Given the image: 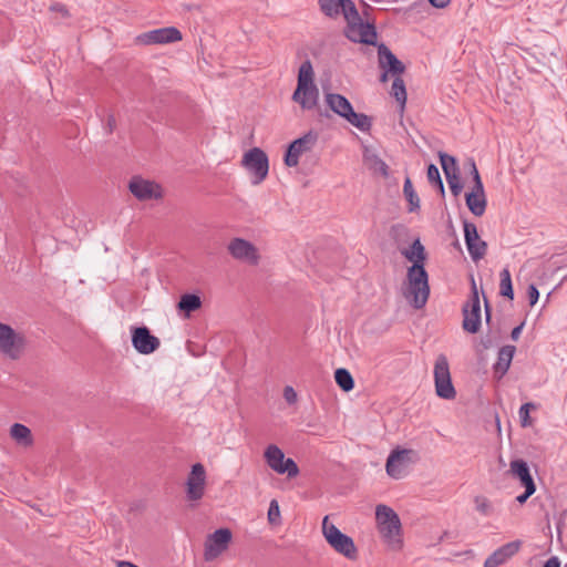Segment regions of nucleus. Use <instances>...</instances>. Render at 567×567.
I'll return each mask as SVG.
<instances>
[{
    "label": "nucleus",
    "instance_id": "1",
    "mask_svg": "<svg viewBox=\"0 0 567 567\" xmlns=\"http://www.w3.org/2000/svg\"><path fill=\"white\" fill-rule=\"evenodd\" d=\"M378 532L383 542L394 550L403 545L401 520L399 515L388 505L379 504L375 507Z\"/></svg>",
    "mask_w": 567,
    "mask_h": 567
},
{
    "label": "nucleus",
    "instance_id": "2",
    "mask_svg": "<svg viewBox=\"0 0 567 567\" xmlns=\"http://www.w3.org/2000/svg\"><path fill=\"white\" fill-rule=\"evenodd\" d=\"M430 296L429 276L424 265H412L406 272L404 297L416 309L425 306Z\"/></svg>",
    "mask_w": 567,
    "mask_h": 567
},
{
    "label": "nucleus",
    "instance_id": "3",
    "mask_svg": "<svg viewBox=\"0 0 567 567\" xmlns=\"http://www.w3.org/2000/svg\"><path fill=\"white\" fill-rule=\"evenodd\" d=\"M324 102L334 114L344 118L361 132H368L371 128L370 117L363 113L354 112L352 104L346 96L327 92L324 93Z\"/></svg>",
    "mask_w": 567,
    "mask_h": 567
},
{
    "label": "nucleus",
    "instance_id": "4",
    "mask_svg": "<svg viewBox=\"0 0 567 567\" xmlns=\"http://www.w3.org/2000/svg\"><path fill=\"white\" fill-rule=\"evenodd\" d=\"M322 535L334 551L349 560L358 558V549L353 539L343 534L334 524L329 523V517L324 516L322 520Z\"/></svg>",
    "mask_w": 567,
    "mask_h": 567
},
{
    "label": "nucleus",
    "instance_id": "5",
    "mask_svg": "<svg viewBox=\"0 0 567 567\" xmlns=\"http://www.w3.org/2000/svg\"><path fill=\"white\" fill-rule=\"evenodd\" d=\"M241 165L250 174L252 185H259L268 176V156L259 147H252L247 151L243 156Z\"/></svg>",
    "mask_w": 567,
    "mask_h": 567
},
{
    "label": "nucleus",
    "instance_id": "6",
    "mask_svg": "<svg viewBox=\"0 0 567 567\" xmlns=\"http://www.w3.org/2000/svg\"><path fill=\"white\" fill-rule=\"evenodd\" d=\"M266 464L277 474H286L288 477H296L299 467L296 462L286 457L284 451L276 444H269L264 452Z\"/></svg>",
    "mask_w": 567,
    "mask_h": 567
},
{
    "label": "nucleus",
    "instance_id": "7",
    "mask_svg": "<svg viewBox=\"0 0 567 567\" xmlns=\"http://www.w3.org/2000/svg\"><path fill=\"white\" fill-rule=\"evenodd\" d=\"M433 373L436 395L444 400H453L456 391L452 383L449 361L444 354L436 358Z\"/></svg>",
    "mask_w": 567,
    "mask_h": 567
},
{
    "label": "nucleus",
    "instance_id": "8",
    "mask_svg": "<svg viewBox=\"0 0 567 567\" xmlns=\"http://www.w3.org/2000/svg\"><path fill=\"white\" fill-rule=\"evenodd\" d=\"M25 340L22 333L17 332L11 326L0 323V353L17 360L24 350Z\"/></svg>",
    "mask_w": 567,
    "mask_h": 567
},
{
    "label": "nucleus",
    "instance_id": "9",
    "mask_svg": "<svg viewBox=\"0 0 567 567\" xmlns=\"http://www.w3.org/2000/svg\"><path fill=\"white\" fill-rule=\"evenodd\" d=\"M346 37L354 43L374 44L377 41V31L370 23H364L357 11V16L347 18Z\"/></svg>",
    "mask_w": 567,
    "mask_h": 567
},
{
    "label": "nucleus",
    "instance_id": "10",
    "mask_svg": "<svg viewBox=\"0 0 567 567\" xmlns=\"http://www.w3.org/2000/svg\"><path fill=\"white\" fill-rule=\"evenodd\" d=\"M318 142V134L315 131H308L301 137L292 141L285 154V164L288 167H296L302 154L312 151Z\"/></svg>",
    "mask_w": 567,
    "mask_h": 567
},
{
    "label": "nucleus",
    "instance_id": "11",
    "mask_svg": "<svg viewBox=\"0 0 567 567\" xmlns=\"http://www.w3.org/2000/svg\"><path fill=\"white\" fill-rule=\"evenodd\" d=\"M481 327V303L475 285L472 279V295L463 307V329L470 333H476Z\"/></svg>",
    "mask_w": 567,
    "mask_h": 567
},
{
    "label": "nucleus",
    "instance_id": "12",
    "mask_svg": "<svg viewBox=\"0 0 567 567\" xmlns=\"http://www.w3.org/2000/svg\"><path fill=\"white\" fill-rule=\"evenodd\" d=\"M414 452L408 449L393 450L386 460V474L393 480H401L408 473L409 465L413 462Z\"/></svg>",
    "mask_w": 567,
    "mask_h": 567
},
{
    "label": "nucleus",
    "instance_id": "13",
    "mask_svg": "<svg viewBox=\"0 0 567 567\" xmlns=\"http://www.w3.org/2000/svg\"><path fill=\"white\" fill-rule=\"evenodd\" d=\"M128 189L132 195L142 202L159 199L163 196V189L154 181L133 176L128 183Z\"/></svg>",
    "mask_w": 567,
    "mask_h": 567
},
{
    "label": "nucleus",
    "instance_id": "14",
    "mask_svg": "<svg viewBox=\"0 0 567 567\" xmlns=\"http://www.w3.org/2000/svg\"><path fill=\"white\" fill-rule=\"evenodd\" d=\"M206 470L202 463L192 466L186 480V498L197 502L203 498L206 489Z\"/></svg>",
    "mask_w": 567,
    "mask_h": 567
},
{
    "label": "nucleus",
    "instance_id": "15",
    "mask_svg": "<svg viewBox=\"0 0 567 567\" xmlns=\"http://www.w3.org/2000/svg\"><path fill=\"white\" fill-rule=\"evenodd\" d=\"M231 540V532L228 528H219L208 535L204 545V558L206 561L216 559L223 554Z\"/></svg>",
    "mask_w": 567,
    "mask_h": 567
},
{
    "label": "nucleus",
    "instance_id": "16",
    "mask_svg": "<svg viewBox=\"0 0 567 567\" xmlns=\"http://www.w3.org/2000/svg\"><path fill=\"white\" fill-rule=\"evenodd\" d=\"M182 32L175 27L159 28L137 35L136 40L141 44H167L181 41Z\"/></svg>",
    "mask_w": 567,
    "mask_h": 567
},
{
    "label": "nucleus",
    "instance_id": "17",
    "mask_svg": "<svg viewBox=\"0 0 567 567\" xmlns=\"http://www.w3.org/2000/svg\"><path fill=\"white\" fill-rule=\"evenodd\" d=\"M318 4L322 13L331 19L341 14L344 20L357 16V7L352 0H318Z\"/></svg>",
    "mask_w": 567,
    "mask_h": 567
},
{
    "label": "nucleus",
    "instance_id": "18",
    "mask_svg": "<svg viewBox=\"0 0 567 567\" xmlns=\"http://www.w3.org/2000/svg\"><path fill=\"white\" fill-rule=\"evenodd\" d=\"M227 249L231 257L239 261L256 265L259 260L257 248L246 239H231L227 246Z\"/></svg>",
    "mask_w": 567,
    "mask_h": 567
},
{
    "label": "nucleus",
    "instance_id": "19",
    "mask_svg": "<svg viewBox=\"0 0 567 567\" xmlns=\"http://www.w3.org/2000/svg\"><path fill=\"white\" fill-rule=\"evenodd\" d=\"M132 344L138 353L150 354L159 347V340L146 327H138L132 331Z\"/></svg>",
    "mask_w": 567,
    "mask_h": 567
},
{
    "label": "nucleus",
    "instance_id": "20",
    "mask_svg": "<svg viewBox=\"0 0 567 567\" xmlns=\"http://www.w3.org/2000/svg\"><path fill=\"white\" fill-rule=\"evenodd\" d=\"M522 542H509L494 550L484 561V567H499L520 549Z\"/></svg>",
    "mask_w": 567,
    "mask_h": 567
},
{
    "label": "nucleus",
    "instance_id": "21",
    "mask_svg": "<svg viewBox=\"0 0 567 567\" xmlns=\"http://www.w3.org/2000/svg\"><path fill=\"white\" fill-rule=\"evenodd\" d=\"M378 54L379 64L382 70H386V72H390L394 78L401 76L405 68L385 44L382 43L379 45Z\"/></svg>",
    "mask_w": 567,
    "mask_h": 567
},
{
    "label": "nucleus",
    "instance_id": "22",
    "mask_svg": "<svg viewBox=\"0 0 567 567\" xmlns=\"http://www.w3.org/2000/svg\"><path fill=\"white\" fill-rule=\"evenodd\" d=\"M292 101L298 103L305 111L313 110L319 101L317 85L297 86L292 94Z\"/></svg>",
    "mask_w": 567,
    "mask_h": 567
},
{
    "label": "nucleus",
    "instance_id": "23",
    "mask_svg": "<svg viewBox=\"0 0 567 567\" xmlns=\"http://www.w3.org/2000/svg\"><path fill=\"white\" fill-rule=\"evenodd\" d=\"M512 475L517 478L524 488L536 489L528 464L524 460H514L509 464Z\"/></svg>",
    "mask_w": 567,
    "mask_h": 567
},
{
    "label": "nucleus",
    "instance_id": "24",
    "mask_svg": "<svg viewBox=\"0 0 567 567\" xmlns=\"http://www.w3.org/2000/svg\"><path fill=\"white\" fill-rule=\"evenodd\" d=\"M465 200L467 208L473 215L477 217L484 215L487 205L484 187L481 189L472 187L471 192L466 194Z\"/></svg>",
    "mask_w": 567,
    "mask_h": 567
},
{
    "label": "nucleus",
    "instance_id": "25",
    "mask_svg": "<svg viewBox=\"0 0 567 567\" xmlns=\"http://www.w3.org/2000/svg\"><path fill=\"white\" fill-rule=\"evenodd\" d=\"M516 348L514 346H504L499 349L497 361L494 364V372L503 377L509 369Z\"/></svg>",
    "mask_w": 567,
    "mask_h": 567
},
{
    "label": "nucleus",
    "instance_id": "26",
    "mask_svg": "<svg viewBox=\"0 0 567 567\" xmlns=\"http://www.w3.org/2000/svg\"><path fill=\"white\" fill-rule=\"evenodd\" d=\"M401 254L405 259L411 261L412 265H424L426 259L424 246L421 244L419 238L412 243L410 248L402 249Z\"/></svg>",
    "mask_w": 567,
    "mask_h": 567
},
{
    "label": "nucleus",
    "instance_id": "27",
    "mask_svg": "<svg viewBox=\"0 0 567 567\" xmlns=\"http://www.w3.org/2000/svg\"><path fill=\"white\" fill-rule=\"evenodd\" d=\"M11 437L21 446L28 447L33 443L31 430L21 423H14L10 427Z\"/></svg>",
    "mask_w": 567,
    "mask_h": 567
},
{
    "label": "nucleus",
    "instance_id": "28",
    "mask_svg": "<svg viewBox=\"0 0 567 567\" xmlns=\"http://www.w3.org/2000/svg\"><path fill=\"white\" fill-rule=\"evenodd\" d=\"M363 158L370 169L381 174L383 177L389 176V166L378 154L365 150Z\"/></svg>",
    "mask_w": 567,
    "mask_h": 567
},
{
    "label": "nucleus",
    "instance_id": "29",
    "mask_svg": "<svg viewBox=\"0 0 567 567\" xmlns=\"http://www.w3.org/2000/svg\"><path fill=\"white\" fill-rule=\"evenodd\" d=\"M315 84V72L309 60L301 63L298 72L297 86H309Z\"/></svg>",
    "mask_w": 567,
    "mask_h": 567
},
{
    "label": "nucleus",
    "instance_id": "30",
    "mask_svg": "<svg viewBox=\"0 0 567 567\" xmlns=\"http://www.w3.org/2000/svg\"><path fill=\"white\" fill-rule=\"evenodd\" d=\"M178 309L189 315L202 307L200 297L195 293H184L177 305Z\"/></svg>",
    "mask_w": 567,
    "mask_h": 567
},
{
    "label": "nucleus",
    "instance_id": "31",
    "mask_svg": "<svg viewBox=\"0 0 567 567\" xmlns=\"http://www.w3.org/2000/svg\"><path fill=\"white\" fill-rule=\"evenodd\" d=\"M403 193L409 202V212H416L420 209V198L413 188L410 177H406L403 184Z\"/></svg>",
    "mask_w": 567,
    "mask_h": 567
},
{
    "label": "nucleus",
    "instance_id": "32",
    "mask_svg": "<svg viewBox=\"0 0 567 567\" xmlns=\"http://www.w3.org/2000/svg\"><path fill=\"white\" fill-rule=\"evenodd\" d=\"M391 95L400 104L401 110H403L406 104V89L404 81L401 76L394 78L391 89Z\"/></svg>",
    "mask_w": 567,
    "mask_h": 567
},
{
    "label": "nucleus",
    "instance_id": "33",
    "mask_svg": "<svg viewBox=\"0 0 567 567\" xmlns=\"http://www.w3.org/2000/svg\"><path fill=\"white\" fill-rule=\"evenodd\" d=\"M334 379L337 384L346 392H349L354 388V380L351 373L344 368L336 370Z\"/></svg>",
    "mask_w": 567,
    "mask_h": 567
},
{
    "label": "nucleus",
    "instance_id": "34",
    "mask_svg": "<svg viewBox=\"0 0 567 567\" xmlns=\"http://www.w3.org/2000/svg\"><path fill=\"white\" fill-rule=\"evenodd\" d=\"M499 288H501V295L503 297H507L509 299L514 298V290H513V285H512L511 272L507 268H505L501 271Z\"/></svg>",
    "mask_w": 567,
    "mask_h": 567
},
{
    "label": "nucleus",
    "instance_id": "35",
    "mask_svg": "<svg viewBox=\"0 0 567 567\" xmlns=\"http://www.w3.org/2000/svg\"><path fill=\"white\" fill-rule=\"evenodd\" d=\"M471 258L474 261L482 259L486 252L487 245L481 238L472 241V246H466Z\"/></svg>",
    "mask_w": 567,
    "mask_h": 567
},
{
    "label": "nucleus",
    "instance_id": "36",
    "mask_svg": "<svg viewBox=\"0 0 567 567\" xmlns=\"http://www.w3.org/2000/svg\"><path fill=\"white\" fill-rule=\"evenodd\" d=\"M440 161L444 172V175L460 173L456 159L446 153H440Z\"/></svg>",
    "mask_w": 567,
    "mask_h": 567
},
{
    "label": "nucleus",
    "instance_id": "37",
    "mask_svg": "<svg viewBox=\"0 0 567 567\" xmlns=\"http://www.w3.org/2000/svg\"><path fill=\"white\" fill-rule=\"evenodd\" d=\"M426 175H427L429 182L433 186L439 187L440 190L443 193L444 192V185H443V182H442V178H441L440 171H439L437 166L434 165V164H430L427 166Z\"/></svg>",
    "mask_w": 567,
    "mask_h": 567
},
{
    "label": "nucleus",
    "instance_id": "38",
    "mask_svg": "<svg viewBox=\"0 0 567 567\" xmlns=\"http://www.w3.org/2000/svg\"><path fill=\"white\" fill-rule=\"evenodd\" d=\"M463 227H464L465 244H466V246H472V241L480 238L478 233H477V227L475 226V224L466 221V220H464Z\"/></svg>",
    "mask_w": 567,
    "mask_h": 567
},
{
    "label": "nucleus",
    "instance_id": "39",
    "mask_svg": "<svg viewBox=\"0 0 567 567\" xmlns=\"http://www.w3.org/2000/svg\"><path fill=\"white\" fill-rule=\"evenodd\" d=\"M475 508L484 516H489L493 513V506L489 501L484 496H476L475 499Z\"/></svg>",
    "mask_w": 567,
    "mask_h": 567
},
{
    "label": "nucleus",
    "instance_id": "40",
    "mask_svg": "<svg viewBox=\"0 0 567 567\" xmlns=\"http://www.w3.org/2000/svg\"><path fill=\"white\" fill-rule=\"evenodd\" d=\"M535 405L530 402L524 403L518 411L520 423L524 427L528 426L530 424L529 421V412L532 409H534Z\"/></svg>",
    "mask_w": 567,
    "mask_h": 567
},
{
    "label": "nucleus",
    "instance_id": "41",
    "mask_svg": "<svg viewBox=\"0 0 567 567\" xmlns=\"http://www.w3.org/2000/svg\"><path fill=\"white\" fill-rule=\"evenodd\" d=\"M268 520L271 524H278L280 520V508L276 499H272L269 504Z\"/></svg>",
    "mask_w": 567,
    "mask_h": 567
},
{
    "label": "nucleus",
    "instance_id": "42",
    "mask_svg": "<svg viewBox=\"0 0 567 567\" xmlns=\"http://www.w3.org/2000/svg\"><path fill=\"white\" fill-rule=\"evenodd\" d=\"M468 166H470V173H471V175L473 177V182H474L473 187H477L478 189H481L484 186H483V183H482V179H481V176H480V173H478L475 162L473 159H470Z\"/></svg>",
    "mask_w": 567,
    "mask_h": 567
},
{
    "label": "nucleus",
    "instance_id": "43",
    "mask_svg": "<svg viewBox=\"0 0 567 567\" xmlns=\"http://www.w3.org/2000/svg\"><path fill=\"white\" fill-rule=\"evenodd\" d=\"M284 398L287 401V403L293 404L297 402V392L295 391V389L292 386L287 385L284 389Z\"/></svg>",
    "mask_w": 567,
    "mask_h": 567
},
{
    "label": "nucleus",
    "instance_id": "44",
    "mask_svg": "<svg viewBox=\"0 0 567 567\" xmlns=\"http://www.w3.org/2000/svg\"><path fill=\"white\" fill-rule=\"evenodd\" d=\"M527 296H528V300H529V305L530 306H534L537 303L538 299H539V291L538 289L536 288L535 285H530L527 289Z\"/></svg>",
    "mask_w": 567,
    "mask_h": 567
},
{
    "label": "nucleus",
    "instance_id": "45",
    "mask_svg": "<svg viewBox=\"0 0 567 567\" xmlns=\"http://www.w3.org/2000/svg\"><path fill=\"white\" fill-rule=\"evenodd\" d=\"M406 233H408V229L402 224H395V225L391 226V229H390V235L394 238L400 235H404Z\"/></svg>",
    "mask_w": 567,
    "mask_h": 567
},
{
    "label": "nucleus",
    "instance_id": "46",
    "mask_svg": "<svg viewBox=\"0 0 567 567\" xmlns=\"http://www.w3.org/2000/svg\"><path fill=\"white\" fill-rule=\"evenodd\" d=\"M536 492V489H528V488H525V492L520 495H518L516 497V501L519 503V504H524L534 493Z\"/></svg>",
    "mask_w": 567,
    "mask_h": 567
},
{
    "label": "nucleus",
    "instance_id": "47",
    "mask_svg": "<svg viewBox=\"0 0 567 567\" xmlns=\"http://www.w3.org/2000/svg\"><path fill=\"white\" fill-rule=\"evenodd\" d=\"M430 4L437 9L447 7L451 0H429Z\"/></svg>",
    "mask_w": 567,
    "mask_h": 567
},
{
    "label": "nucleus",
    "instance_id": "48",
    "mask_svg": "<svg viewBox=\"0 0 567 567\" xmlns=\"http://www.w3.org/2000/svg\"><path fill=\"white\" fill-rule=\"evenodd\" d=\"M445 178L449 186L461 183L458 173L446 175Z\"/></svg>",
    "mask_w": 567,
    "mask_h": 567
},
{
    "label": "nucleus",
    "instance_id": "49",
    "mask_svg": "<svg viewBox=\"0 0 567 567\" xmlns=\"http://www.w3.org/2000/svg\"><path fill=\"white\" fill-rule=\"evenodd\" d=\"M523 328H524V322H522L519 326L515 327L513 330H512V333H511V338L513 340H518L522 331H523Z\"/></svg>",
    "mask_w": 567,
    "mask_h": 567
},
{
    "label": "nucleus",
    "instance_id": "50",
    "mask_svg": "<svg viewBox=\"0 0 567 567\" xmlns=\"http://www.w3.org/2000/svg\"><path fill=\"white\" fill-rule=\"evenodd\" d=\"M544 567H560V560L558 557L553 556L545 563Z\"/></svg>",
    "mask_w": 567,
    "mask_h": 567
},
{
    "label": "nucleus",
    "instance_id": "51",
    "mask_svg": "<svg viewBox=\"0 0 567 567\" xmlns=\"http://www.w3.org/2000/svg\"><path fill=\"white\" fill-rule=\"evenodd\" d=\"M452 194L457 197L461 193H462V189H463V185L462 183H458V184H453L451 186H449Z\"/></svg>",
    "mask_w": 567,
    "mask_h": 567
},
{
    "label": "nucleus",
    "instance_id": "52",
    "mask_svg": "<svg viewBox=\"0 0 567 567\" xmlns=\"http://www.w3.org/2000/svg\"><path fill=\"white\" fill-rule=\"evenodd\" d=\"M51 10L60 12L62 16H66L68 14V10L65 9V7L63 4H60V3L51 6Z\"/></svg>",
    "mask_w": 567,
    "mask_h": 567
},
{
    "label": "nucleus",
    "instance_id": "53",
    "mask_svg": "<svg viewBox=\"0 0 567 567\" xmlns=\"http://www.w3.org/2000/svg\"><path fill=\"white\" fill-rule=\"evenodd\" d=\"M485 317H486V321L488 322L491 319V308H489L488 301L486 299H485Z\"/></svg>",
    "mask_w": 567,
    "mask_h": 567
},
{
    "label": "nucleus",
    "instance_id": "54",
    "mask_svg": "<svg viewBox=\"0 0 567 567\" xmlns=\"http://www.w3.org/2000/svg\"><path fill=\"white\" fill-rule=\"evenodd\" d=\"M117 567H138L130 561L121 560L117 563Z\"/></svg>",
    "mask_w": 567,
    "mask_h": 567
},
{
    "label": "nucleus",
    "instance_id": "55",
    "mask_svg": "<svg viewBox=\"0 0 567 567\" xmlns=\"http://www.w3.org/2000/svg\"><path fill=\"white\" fill-rule=\"evenodd\" d=\"M390 72H386V70H383L381 76H380V81L381 82H386L388 81V75H389Z\"/></svg>",
    "mask_w": 567,
    "mask_h": 567
},
{
    "label": "nucleus",
    "instance_id": "56",
    "mask_svg": "<svg viewBox=\"0 0 567 567\" xmlns=\"http://www.w3.org/2000/svg\"><path fill=\"white\" fill-rule=\"evenodd\" d=\"M107 124H109L110 128L112 130V128H113V126L115 125V120H114V117H113V116H110V117H109V123H107Z\"/></svg>",
    "mask_w": 567,
    "mask_h": 567
},
{
    "label": "nucleus",
    "instance_id": "57",
    "mask_svg": "<svg viewBox=\"0 0 567 567\" xmlns=\"http://www.w3.org/2000/svg\"><path fill=\"white\" fill-rule=\"evenodd\" d=\"M565 279H567V276L565 277Z\"/></svg>",
    "mask_w": 567,
    "mask_h": 567
}]
</instances>
